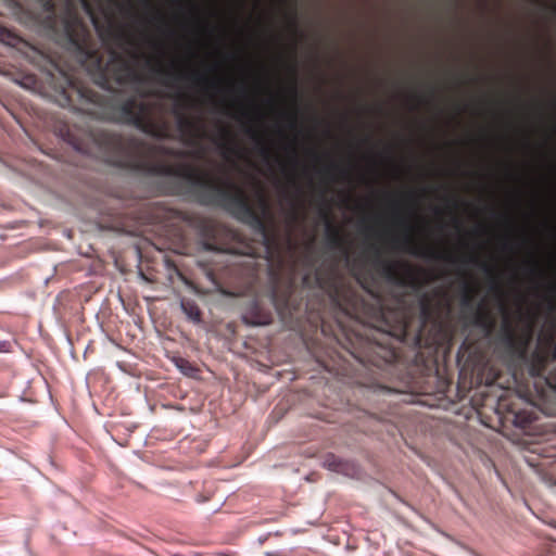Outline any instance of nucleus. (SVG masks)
I'll list each match as a JSON object with an SVG mask.
<instances>
[{
	"label": "nucleus",
	"instance_id": "nucleus-1",
	"mask_svg": "<svg viewBox=\"0 0 556 556\" xmlns=\"http://www.w3.org/2000/svg\"><path fill=\"white\" fill-rule=\"evenodd\" d=\"M50 17H55L53 0H38ZM64 10L59 21L68 48L77 52L81 63L94 65L97 84L106 92H99L70 83L63 90L64 104L96 121H114L134 125L156 139L170 137L173 128L162 112L156 111L144 91L142 76L130 61L116 50H111L106 63L91 46L89 27L79 15L81 9L94 27L97 21L89 0H63Z\"/></svg>",
	"mask_w": 556,
	"mask_h": 556
},
{
	"label": "nucleus",
	"instance_id": "nucleus-2",
	"mask_svg": "<svg viewBox=\"0 0 556 556\" xmlns=\"http://www.w3.org/2000/svg\"><path fill=\"white\" fill-rule=\"evenodd\" d=\"M72 144L77 151L108 164L178 180L200 204L220 207L258 231H266L267 200L260 198L261 213L256 212L244 189L229 177H215L182 160L150 162L146 144L117 135L102 124L88 126L81 137L73 138Z\"/></svg>",
	"mask_w": 556,
	"mask_h": 556
},
{
	"label": "nucleus",
	"instance_id": "nucleus-3",
	"mask_svg": "<svg viewBox=\"0 0 556 556\" xmlns=\"http://www.w3.org/2000/svg\"><path fill=\"white\" fill-rule=\"evenodd\" d=\"M391 208L394 223L404 229L403 235L394 240V247L409 253L413 256L432 261H444L456 264L459 258L450 252L417 243L414 238V227L409 219L402 213V204L397 199H391Z\"/></svg>",
	"mask_w": 556,
	"mask_h": 556
},
{
	"label": "nucleus",
	"instance_id": "nucleus-4",
	"mask_svg": "<svg viewBox=\"0 0 556 556\" xmlns=\"http://www.w3.org/2000/svg\"><path fill=\"white\" fill-rule=\"evenodd\" d=\"M462 263L477 265L486 275L492 277L491 289L494 290L500 296L498 307H500L501 313L503 314V323H502L501 333H500L501 342L504 344V346L509 352L515 353V352L523 351L532 336V324L529 323V325H528V331H527L526 338L525 339L519 338L516 332V329L509 318L508 308H507L506 304L504 303V301L502 300V290H501V286H500L496 277H495L494 267L486 262H482L479 258V256L476 254L465 255L462 258Z\"/></svg>",
	"mask_w": 556,
	"mask_h": 556
},
{
	"label": "nucleus",
	"instance_id": "nucleus-5",
	"mask_svg": "<svg viewBox=\"0 0 556 556\" xmlns=\"http://www.w3.org/2000/svg\"><path fill=\"white\" fill-rule=\"evenodd\" d=\"M532 377L544 378L547 386L556 391V330L551 328L538 338V348L529 365Z\"/></svg>",
	"mask_w": 556,
	"mask_h": 556
},
{
	"label": "nucleus",
	"instance_id": "nucleus-6",
	"mask_svg": "<svg viewBox=\"0 0 556 556\" xmlns=\"http://www.w3.org/2000/svg\"><path fill=\"white\" fill-rule=\"evenodd\" d=\"M168 99L172 101L170 114L176 124V130L181 140L193 141L199 137L197 122L188 115V110L202 104V102L186 91L177 89L175 91L163 92L159 100Z\"/></svg>",
	"mask_w": 556,
	"mask_h": 556
},
{
	"label": "nucleus",
	"instance_id": "nucleus-7",
	"mask_svg": "<svg viewBox=\"0 0 556 556\" xmlns=\"http://www.w3.org/2000/svg\"><path fill=\"white\" fill-rule=\"evenodd\" d=\"M375 254V264L384 280L399 289L419 291L420 282L410 266L400 261L382 257V250L377 244L370 245Z\"/></svg>",
	"mask_w": 556,
	"mask_h": 556
},
{
	"label": "nucleus",
	"instance_id": "nucleus-8",
	"mask_svg": "<svg viewBox=\"0 0 556 556\" xmlns=\"http://www.w3.org/2000/svg\"><path fill=\"white\" fill-rule=\"evenodd\" d=\"M153 70L155 73L164 77L163 84L167 87H173L174 79H189L194 85L199 86L205 96L216 103V93L222 90V79L210 77L206 73L200 70H190L187 72L177 71L175 64L170 68H165L161 61H157Z\"/></svg>",
	"mask_w": 556,
	"mask_h": 556
},
{
	"label": "nucleus",
	"instance_id": "nucleus-9",
	"mask_svg": "<svg viewBox=\"0 0 556 556\" xmlns=\"http://www.w3.org/2000/svg\"><path fill=\"white\" fill-rule=\"evenodd\" d=\"M226 111L229 115L244 125L245 134L256 142L258 146L260 154L263 156V159L269 162L274 156L273 150L264 142L263 137L254 126L255 123L263 121V113L257 108L245 104H240L236 111L233 110L232 105L227 104Z\"/></svg>",
	"mask_w": 556,
	"mask_h": 556
},
{
	"label": "nucleus",
	"instance_id": "nucleus-10",
	"mask_svg": "<svg viewBox=\"0 0 556 556\" xmlns=\"http://www.w3.org/2000/svg\"><path fill=\"white\" fill-rule=\"evenodd\" d=\"M212 141L226 162L235 163V159L241 156L240 148L232 141L227 129H222V134L215 136Z\"/></svg>",
	"mask_w": 556,
	"mask_h": 556
},
{
	"label": "nucleus",
	"instance_id": "nucleus-11",
	"mask_svg": "<svg viewBox=\"0 0 556 556\" xmlns=\"http://www.w3.org/2000/svg\"><path fill=\"white\" fill-rule=\"evenodd\" d=\"M471 324L479 328L486 337L491 336L496 328V320L483 302L473 309Z\"/></svg>",
	"mask_w": 556,
	"mask_h": 556
},
{
	"label": "nucleus",
	"instance_id": "nucleus-12",
	"mask_svg": "<svg viewBox=\"0 0 556 556\" xmlns=\"http://www.w3.org/2000/svg\"><path fill=\"white\" fill-rule=\"evenodd\" d=\"M314 279H315V283L316 286L328 292L331 300L333 301V303H336L338 306L342 307L344 305L343 303V300L341 298V291H340V287L338 285V281L334 277L331 278V282L328 285V282L325 280V278L323 277L319 269H317L315 271V275H314Z\"/></svg>",
	"mask_w": 556,
	"mask_h": 556
},
{
	"label": "nucleus",
	"instance_id": "nucleus-13",
	"mask_svg": "<svg viewBox=\"0 0 556 556\" xmlns=\"http://www.w3.org/2000/svg\"><path fill=\"white\" fill-rule=\"evenodd\" d=\"M289 152H290V166L283 162H280L279 159H276V161L279 162L280 166H281V170L283 172V174L288 177V181L291 186L295 187L296 189L298 188V182H296V175H295V168L298 167L299 165V154H298V149L295 146H288L287 147Z\"/></svg>",
	"mask_w": 556,
	"mask_h": 556
},
{
	"label": "nucleus",
	"instance_id": "nucleus-14",
	"mask_svg": "<svg viewBox=\"0 0 556 556\" xmlns=\"http://www.w3.org/2000/svg\"><path fill=\"white\" fill-rule=\"evenodd\" d=\"M419 315L422 324L431 320L434 315L432 298L428 293H422L419 296Z\"/></svg>",
	"mask_w": 556,
	"mask_h": 556
},
{
	"label": "nucleus",
	"instance_id": "nucleus-15",
	"mask_svg": "<svg viewBox=\"0 0 556 556\" xmlns=\"http://www.w3.org/2000/svg\"><path fill=\"white\" fill-rule=\"evenodd\" d=\"M323 466L334 472L348 473L349 465L333 454L324 456Z\"/></svg>",
	"mask_w": 556,
	"mask_h": 556
},
{
	"label": "nucleus",
	"instance_id": "nucleus-16",
	"mask_svg": "<svg viewBox=\"0 0 556 556\" xmlns=\"http://www.w3.org/2000/svg\"><path fill=\"white\" fill-rule=\"evenodd\" d=\"M326 236L327 241L331 248H342L343 247V238L339 229L332 226V224L327 220L326 223Z\"/></svg>",
	"mask_w": 556,
	"mask_h": 556
},
{
	"label": "nucleus",
	"instance_id": "nucleus-17",
	"mask_svg": "<svg viewBox=\"0 0 556 556\" xmlns=\"http://www.w3.org/2000/svg\"><path fill=\"white\" fill-rule=\"evenodd\" d=\"M182 312L188 316L189 319L199 323L201 320L199 307L190 301H182L180 304Z\"/></svg>",
	"mask_w": 556,
	"mask_h": 556
},
{
	"label": "nucleus",
	"instance_id": "nucleus-18",
	"mask_svg": "<svg viewBox=\"0 0 556 556\" xmlns=\"http://www.w3.org/2000/svg\"><path fill=\"white\" fill-rule=\"evenodd\" d=\"M473 291L469 283H464V293L462 295V305L464 307H472Z\"/></svg>",
	"mask_w": 556,
	"mask_h": 556
},
{
	"label": "nucleus",
	"instance_id": "nucleus-19",
	"mask_svg": "<svg viewBox=\"0 0 556 556\" xmlns=\"http://www.w3.org/2000/svg\"><path fill=\"white\" fill-rule=\"evenodd\" d=\"M279 115L281 117H283L285 119H287L288 122V127L296 132H299V123H298V117L295 114H289L287 113L285 110H280L279 111Z\"/></svg>",
	"mask_w": 556,
	"mask_h": 556
},
{
	"label": "nucleus",
	"instance_id": "nucleus-20",
	"mask_svg": "<svg viewBox=\"0 0 556 556\" xmlns=\"http://www.w3.org/2000/svg\"><path fill=\"white\" fill-rule=\"evenodd\" d=\"M176 365L181 372L190 377H192L197 371V369L188 361L184 358H178L176 361Z\"/></svg>",
	"mask_w": 556,
	"mask_h": 556
},
{
	"label": "nucleus",
	"instance_id": "nucleus-21",
	"mask_svg": "<svg viewBox=\"0 0 556 556\" xmlns=\"http://www.w3.org/2000/svg\"><path fill=\"white\" fill-rule=\"evenodd\" d=\"M528 269L530 274L535 278H541L544 274L536 261H532L531 263H529Z\"/></svg>",
	"mask_w": 556,
	"mask_h": 556
},
{
	"label": "nucleus",
	"instance_id": "nucleus-22",
	"mask_svg": "<svg viewBox=\"0 0 556 556\" xmlns=\"http://www.w3.org/2000/svg\"><path fill=\"white\" fill-rule=\"evenodd\" d=\"M326 172L327 173H333V172H339L342 176L346 177L349 176V170L346 168H342L340 167L337 163L332 162L329 166H327L326 168Z\"/></svg>",
	"mask_w": 556,
	"mask_h": 556
},
{
	"label": "nucleus",
	"instance_id": "nucleus-23",
	"mask_svg": "<svg viewBox=\"0 0 556 556\" xmlns=\"http://www.w3.org/2000/svg\"><path fill=\"white\" fill-rule=\"evenodd\" d=\"M238 90L239 92L241 93V96L244 98V99H248V87H247V84L245 83H242L239 87H238Z\"/></svg>",
	"mask_w": 556,
	"mask_h": 556
},
{
	"label": "nucleus",
	"instance_id": "nucleus-24",
	"mask_svg": "<svg viewBox=\"0 0 556 556\" xmlns=\"http://www.w3.org/2000/svg\"><path fill=\"white\" fill-rule=\"evenodd\" d=\"M547 304H548V309H549V311H552V312H553V311H556V301H554V300H548V303H547Z\"/></svg>",
	"mask_w": 556,
	"mask_h": 556
},
{
	"label": "nucleus",
	"instance_id": "nucleus-25",
	"mask_svg": "<svg viewBox=\"0 0 556 556\" xmlns=\"http://www.w3.org/2000/svg\"><path fill=\"white\" fill-rule=\"evenodd\" d=\"M504 249L509 250V251L514 250L513 247L508 242L504 243Z\"/></svg>",
	"mask_w": 556,
	"mask_h": 556
},
{
	"label": "nucleus",
	"instance_id": "nucleus-26",
	"mask_svg": "<svg viewBox=\"0 0 556 556\" xmlns=\"http://www.w3.org/2000/svg\"><path fill=\"white\" fill-rule=\"evenodd\" d=\"M455 225L457 229H460V222L457 218H455Z\"/></svg>",
	"mask_w": 556,
	"mask_h": 556
},
{
	"label": "nucleus",
	"instance_id": "nucleus-27",
	"mask_svg": "<svg viewBox=\"0 0 556 556\" xmlns=\"http://www.w3.org/2000/svg\"><path fill=\"white\" fill-rule=\"evenodd\" d=\"M308 280H309V277H308V275H306V276L304 277L303 281H304V283H305V285H308Z\"/></svg>",
	"mask_w": 556,
	"mask_h": 556
},
{
	"label": "nucleus",
	"instance_id": "nucleus-28",
	"mask_svg": "<svg viewBox=\"0 0 556 556\" xmlns=\"http://www.w3.org/2000/svg\"><path fill=\"white\" fill-rule=\"evenodd\" d=\"M165 29L168 31L169 35H174V31L169 29L167 25H165Z\"/></svg>",
	"mask_w": 556,
	"mask_h": 556
},
{
	"label": "nucleus",
	"instance_id": "nucleus-29",
	"mask_svg": "<svg viewBox=\"0 0 556 556\" xmlns=\"http://www.w3.org/2000/svg\"><path fill=\"white\" fill-rule=\"evenodd\" d=\"M4 346H5L4 342L0 343V352L4 351Z\"/></svg>",
	"mask_w": 556,
	"mask_h": 556
},
{
	"label": "nucleus",
	"instance_id": "nucleus-30",
	"mask_svg": "<svg viewBox=\"0 0 556 556\" xmlns=\"http://www.w3.org/2000/svg\"><path fill=\"white\" fill-rule=\"evenodd\" d=\"M479 232H484V228L482 226H479L478 229H477Z\"/></svg>",
	"mask_w": 556,
	"mask_h": 556
},
{
	"label": "nucleus",
	"instance_id": "nucleus-31",
	"mask_svg": "<svg viewBox=\"0 0 556 556\" xmlns=\"http://www.w3.org/2000/svg\"><path fill=\"white\" fill-rule=\"evenodd\" d=\"M268 101H269L270 103H273V104L275 103V100H274V98H273V97H270V98L268 99Z\"/></svg>",
	"mask_w": 556,
	"mask_h": 556
},
{
	"label": "nucleus",
	"instance_id": "nucleus-32",
	"mask_svg": "<svg viewBox=\"0 0 556 556\" xmlns=\"http://www.w3.org/2000/svg\"><path fill=\"white\" fill-rule=\"evenodd\" d=\"M313 156L318 160V155L315 152H312Z\"/></svg>",
	"mask_w": 556,
	"mask_h": 556
},
{
	"label": "nucleus",
	"instance_id": "nucleus-33",
	"mask_svg": "<svg viewBox=\"0 0 556 556\" xmlns=\"http://www.w3.org/2000/svg\"><path fill=\"white\" fill-rule=\"evenodd\" d=\"M279 134H280L281 136H285V131H283L282 129H279Z\"/></svg>",
	"mask_w": 556,
	"mask_h": 556
},
{
	"label": "nucleus",
	"instance_id": "nucleus-34",
	"mask_svg": "<svg viewBox=\"0 0 556 556\" xmlns=\"http://www.w3.org/2000/svg\"><path fill=\"white\" fill-rule=\"evenodd\" d=\"M294 140H298V137H294ZM295 146V141H293L292 143H290L289 146Z\"/></svg>",
	"mask_w": 556,
	"mask_h": 556
},
{
	"label": "nucleus",
	"instance_id": "nucleus-35",
	"mask_svg": "<svg viewBox=\"0 0 556 556\" xmlns=\"http://www.w3.org/2000/svg\"><path fill=\"white\" fill-rule=\"evenodd\" d=\"M344 254L346 256V258L349 257V252L344 249Z\"/></svg>",
	"mask_w": 556,
	"mask_h": 556
},
{
	"label": "nucleus",
	"instance_id": "nucleus-36",
	"mask_svg": "<svg viewBox=\"0 0 556 556\" xmlns=\"http://www.w3.org/2000/svg\"><path fill=\"white\" fill-rule=\"evenodd\" d=\"M176 1L179 3V5H182V3H181V1H180V0H176Z\"/></svg>",
	"mask_w": 556,
	"mask_h": 556
}]
</instances>
